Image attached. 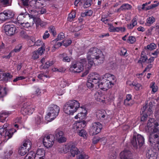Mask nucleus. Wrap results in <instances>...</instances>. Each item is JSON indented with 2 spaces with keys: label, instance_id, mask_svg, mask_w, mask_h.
Instances as JSON below:
<instances>
[{
  "label": "nucleus",
  "instance_id": "obj_1",
  "mask_svg": "<svg viewBox=\"0 0 159 159\" xmlns=\"http://www.w3.org/2000/svg\"><path fill=\"white\" fill-rule=\"evenodd\" d=\"M88 68L93 64L98 65L102 63L104 60V56L102 52L96 47L91 48L87 53Z\"/></svg>",
  "mask_w": 159,
  "mask_h": 159
},
{
  "label": "nucleus",
  "instance_id": "obj_2",
  "mask_svg": "<svg viewBox=\"0 0 159 159\" xmlns=\"http://www.w3.org/2000/svg\"><path fill=\"white\" fill-rule=\"evenodd\" d=\"M80 104L75 100H71L68 101L63 106V111L68 115H72L76 112L80 107Z\"/></svg>",
  "mask_w": 159,
  "mask_h": 159
},
{
  "label": "nucleus",
  "instance_id": "obj_3",
  "mask_svg": "<svg viewBox=\"0 0 159 159\" xmlns=\"http://www.w3.org/2000/svg\"><path fill=\"white\" fill-rule=\"evenodd\" d=\"M158 123L154 119L149 118L147 123L148 127L151 128L152 133L150 135V141L151 138L156 139L159 137V127Z\"/></svg>",
  "mask_w": 159,
  "mask_h": 159
},
{
  "label": "nucleus",
  "instance_id": "obj_4",
  "mask_svg": "<svg viewBox=\"0 0 159 159\" xmlns=\"http://www.w3.org/2000/svg\"><path fill=\"white\" fill-rule=\"evenodd\" d=\"M60 108L57 105H51L48 108L49 111L46 116V120L51 121L55 119L58 115Z\"/></svg>",
  "mask_w": 159,
  "mask_h": 159
},
{
  "label": "nucleus",
  "instance_id": "obj_5",
  "mask_svg": "<svg viewBox=\"0 0 159 159\" xmlns=\"http://www.w3.org/2000/svg\"><path fill=\"white\" fill-rule=\"evenodd\" d=\"M87 63L85 58L81 59L80 61L77 62L75 64H72L69 70L74 72L79 73L82 71L84 69V66Z\"/></svg>",
  "mask_w": 159,
  "mask_h": 159
},
{
  "label": "nucleus",
  "instance_id": "obj_6",
  "mask_svg": "<svg viewBox=\"0 0 159 159\" xmlns=\"http://www.w3.org/2000/svg\"><path fill=\"white\" fill-rule=\"evenodd\" d=\"M16 131V130L14 129L6 131L5 129L0 126V139L4 142H6L12 137L14 133Z\"/></svg>",
  "mask_w": 159,
  "mask_h": 159
},
{
  "label": "nucleus",
  "instance_id": "obj_7",
  "mask_svg": "<svg viewBox=\"0 0 159 159\" xmlns=\"http://www.w3.org/2000/svg\"><path fill=\"white\" fill-rule=\"evenodd\" d=\"M35 108V106L30 103H25L21 107L20 112L24 116L30 115L34 111Z\"/></svg>",
  "mask_w": 159,
  "mask_h": 159
},
{
  "label": "nucleus",
  "instance_id": "obj_8",
  "mask_svg": "<svg viewBox=\"0 0 159 159\" xmlns=\"http://www.w3.org/2000/svg\"><path fill=\"white\" fill-rule=\"evenodd\" d=\"M152 102H150L149 105H148V103H146V105L141 109L143 115L141 117V121H143L146 120L148 116H150L152 113L153 111L152 109Z\"/></svg>",
  "mask_w": 159,
  "mask_h": 159
},
{
  "label": "nucleus",
  "instance_id": "obj_9",
  "mask_svg": "<svg viewBox=\"0 0 159 159\" xmlns=\"http://www.w3.org/2000/svg\"><path fill=\"white\" fill-rule=\"evenodd\" d=\"M55 137L52 134L48 135L43 138V142L44 146L47 148L52 147L54 143Z\"/></svg>",
  "mask_w": 159,
  "mask_h": 159
},
{
  "label": "nucleus",
  "instance_id": "obj_10",
  "mask_svg": "<svg viewBox=\"0 0 159 159\" xmlns=\"http://www.w3.org/2000/svg\"><path fill=\"white\" fill-rule=\"evenodd\" d=\"M102 129V124L98 122L93 123L90 129V132L93 135L97 134L99 133Z\"/></svg>",
  "mask_w": 159,
  "mask_h": 159
},
{
  "label": "nucleus",
  "instance_id": "obj_11",
  "mask_svg": "<svg viewBox=\"0 0 159 159\" xmlns=\"http://www.w3.org/2000/svg\"><path fill=\"white\" fill-rule=\"evenodd\" d=\"M55 136L56 140L59 143L65 142L66 141V139L65 137L63 132L59 129H57L56 130Z\"/></svg>",
  "mask_w": 159,
  "mask_h": 159
},
{
  "label": "nucleus",
  "instance_id": "obj_12",
  "mask_svg": "<svg viewBox=\"0 0 159 159\" xmlns=\"http://www.w3.org/2000/svg\"><path fill=\"white\" fill-rule=\"evenodd\" d=\"M114 85V84L110 83L109 80H107L105 79L98 84V87L102 90L106 91L111 88Z\"/></svg>",
  "mask_w": 159,
  "mask_h": 159
},
{
  "label": "nucleus",
  "instance_id": "obj_13",
  "mask_svg": "<svg viewBox=\"0 0 159 159\" xmlns=\"http://www.w3.org/2000/svg\"><path fill=\"white\" fill-rule=\"evenodd\" d=\"M4 30L6 34L8 35H11L16 32V28L12 24H7L4 26Z\"/></svg>",
  "mask_w": 159,
  "mask_h": 159
},
{
  "label": "nucleus",
  "instance_id": "obj_14",
  "mask_svg": "<svg viewBox=\"0 0 159 159\" xmlns=\"http://www.w3.org/2000/svg\"><path fill=\"white\" fill-rule=\"evenodd\" d=\"M85 122L83 121H76L73 125L72 129L75 132H78L85 126Z\"/></svg>",
  "mask_w": 159,
  "mask_h": 159
},
{
  "label": "nucleus",
  "instance_id": "obj_15",
  "mask_svg": "<svg viewBox=\"0 0 159 159\" xmlns=\"http://www.w3.org/2000/svg\"><path fill=\"white\" fill-rule=\"evenodd\" d=\"M88 78H89V81L92 82L94 84H97V85L100 80V75L94 73L89 74Z\"/></svg>",
  "mask_w": 159,
  "mask_h": 159
},
{
  "label": "nucleus",
  "instance_id": "obj_16",
  "mask_svg": "<svg viewBox=\"0 0 159 159\" xmlns=\"http://www.w3.org/2000/svg\"><path fill=\"white\" fill-rule=\"evenodd\" d=\"M29 16L31 18H33L32 15H30L27 13H21L20 14L17 18V20L20 24H21L24 22H25L26 16Z\"/></svg>",
  "mask_w": 159,
  "mask_h": 159
},
{
  "label": "nucleus",
  "instance_id": "obj_17",
  "mask_svg": "<svg viewBox=\"0 0 159 159\" xmlns=\"http://www.w3.org/2000/svg\"><path fill=\"white\" fill-rule=\"evenodd\" d=\"M45 151L43 148H39L34 156V159H44Z\"/></svg>",
  "mask_w": 159,
  "mask_h": 159
},
{
  "label": "nucleus",
  "instance_id": "obj_18",
  "mask_svg": "<svg viewBox=\"0 0 159 159\" xmlns=\"http://www.w3.org/2000/svg\"><path fill=\"white\" fill-rule=\"evenodd\" d=\"M43 121V116L39 114L36 115L34 118L33 121L36 125H39L42 124Z\"/></svg>",
  "mask_w": 159,
  "mask_h": 159
},
{
  "label": "nucleus",
  "instance_id": "obj_19",
  "mask_svg": "<svg viewBox=\"0 0 159 159\" xmlns=\"http://www.w3.org/2000/svg\"><path fill=\"white\" fill-rule=\"evenodd\" d=\"M11 111H5L0 113V122L3 123L5 121L7 118L11 114Z\"/></svg>",
  "mask_w": 159,
  "mask_h": 159
},
{
  "label": "nucleus",
  "instance_id": "obj_20",
  "mask_svg": "<svg viewBox=\"0 0 159 159\" xmlns=\"http://www.w3.org/2000/svg\"><path fill=\"white\" fill-rule=\"evenodd\" d=\"M138 136V134H137L136 133H134L133 139L131 141V143L134 148L135 149H137L138 148L137 141L138 142V144L139 143Z\"/></svg>",
  "mask_w": 159,
  "mask_h": 159
},
{
  "label": "nucleus",
  "instance_id": "obj_21",
  "mask_svg": "<svg viewBox=\"0 0 159 159\" xmlns=\"http://www.w3.org/2000/svg\"><path fill=\"white\" fill-rule=\"evenodd\" d=\"M130 152L127 150H124L120 153L121 159H127L128 157L130 156Z\"/></svg>",
  "mask_w": 159,
  "mask_h": 159
},
{
  "label": "nucleus",
  "instance_id": "obj_22",
  "mask_svg": "<svg viewBox=\"0 0 159 159\" xmlns=\"http://www.w3.org/2000/svg\"><path fill=\"white\" fill-rule=\"evenodd\" d=\"M146 156L148 159H156L157 157V155L155 152L151 149L147 152Z\"/></svg>",
  "mask_w": 159,
  "mask_h": 159
},
{
  "label": "nucleus",
  "instance_id": "obj_23",
  "mask_svg": "<svg viewBox=\"0 0 159 159\" xmlns=\"http://www.w3.org/2000/svg\"><path fill=\"white\" fill-rule=\"evenodd\" d=\"M70 152L71 155L75 157L76 155L78 154L80 152L78 149L74 145H72L70 147Z\"/></svg>",
  "mask_w": 159,
  "mask_h": 159
},
{
  "label": "nucleus",
  "instance_id": "obj_24",
  "mask_svg": "<svg viewBox=\"0 0 159 159\" xmlns=\"http://www.w3.org/2000/svg\"><path fill=\"white\" fill-rule=\"evenodd\" d=\"M126 99L125 100L124 104L126 106H131L133 103L131 102L132 100V96L130 94H128L126 95Z\"/></svg>",
  "mask_w": 159,
  "mask_h": 159
},
{
  "label": "nucleus",
  "instance_id": "obj_25",
  "mask_svg": "<svg viewBox=\"0 0 159 159\" xmlns=\"http://www.w3.org/2000/svg\"><path fill=\"white\" fill-rule=\"evenodd\" d=\"M104 77L105 79L107 80H109L110 81V83L112 84H114L112 81H114L115 80V76L112 75L110 74L109 73L106 74L104 75Z\"/></svg>",
  "mask_w": 159,
  "mask_h": 159
},
{
  "label": "nucleus",
  "instance_id": "obj_26",
  "mask_svg": "<svg viewBox=\"0 0 159 159\" xmlns=\"http://www.w3.org/2000/svg\"><path fill=\"white\" fill-rule=\"evenodd\" d=\"M12 77V75L9 73H4L2 75L3 79L6 82L10 81Z\"/></svg>",
  "mask_w": 159,
  "mask_h": 159
},
{
  "label": "nucleus",
  "instance_id": "obj_27",
  "mask_svg": "<svg viewBox=\"0 0 159 159\" xmlns=\"http://www.w3.org/2000/svg\"><path fill=\"white\" fill-rule=\"evenodd\" d=\"M107 114L106 112L104 110L99 111L97 112V116L100 119L104 118Z\"/></svg>",
  "mask_w": 159,
  "mask_h": 159
},
{
  "label": "nucleus",
  "instance_id": "obj_28",
  "mask_svg": "<svg viewBox=\"0 0 159 159\" xmlns=\"http://www.w3.org/2000/svg\"><path fill=\"white\" fill-rule=\"evenodd\" d=\"M59 85L61 88H64L66 86H68L69 85V84L66 80L62 79L60 80Z\"/></svg>",
  "mask_w": 159,
  "mask_h": 159
},
{
  "label": "nucleus",
  "instance_id": "obj_29",
  "mask_svg": "<svg viewBox=\"0 0 159 159\" xmlns=\"http://www.w3.org/2000/svg\"><path fill=\"white\" fill-rule=\"evenodd\" d=\"M77 133L79 136L83 137L84 139H87V138L88 134L85 130L83 129H82Z\"/></svg>",
  "mask_w": 159,
  "mask_h": 159
},
{
  "label": "nucleus",
  "instance_id": "obj_30",
  "mask_svg": "<svg viewBox=\"0 0 159 159\" xmlns=\"http://www.w3.org/2000/svg\"><path fill=\"white\" fill-rule=\"evenodd\" d=\"M131 6L128 4H124L118 9L119 11H125L130 9Z\"/></svg>",
  "mask_w": 159,
  "mask_h": 159
},
{
  "label": "nucleus",
  "instance_id": "obj_31",
  "mask_svg": "<svg viewBox=\"0 0 159 159\" xmlns=\"http://www.w3.org/2000/svg\"><path fill=\"white\" fill-rule=\"evenodd\" d=\"M76 13L75 11H73L70 12L67 18V20L69 22H71L73 19L75 17Z\"/></svg>",
  "mask_w": 159,
  "mask_h": 159
},
{
  "label": "nucleus",
  "instance_id": "obj_32",
  "mask_svg": "<svg viewBox=\"0 0 159 159\" xmlns=\"http://www.w3.org/2000/svg\"><path fill=\"white\" fill-rule=\"evenodd\" d=\"M43 1L41 0H37L35 2V7L36 8L39 9L43 7Z\"/></svg>",
  "mask_w": 159,
  "mask_h": 159
},
{
  "label": "nucleus",
  "instance_id": "obj_33",
  "mask_svg": "<svg viewBox=\"0 0 159 159\" xmlns=\"http://www.w3.org/2000/svg\"><path fill=\"white\" fill-rule=\"evenodd\" d=\"M77 159H88L89 157L84 152H80V155L77 156Z\"/></svg>",
  "mask_w": 159,
  "mask_h": 159
},
{
  "label": "nucleus",
  "instance_id": "obj_34",
  "mask_svg": "<svg viewBox=\"0 0 159 159\" xmlns=\"http://www.w3.org/2000/svg\"><path fill=\"white\" fill-rule=\"evenodd\" d=\"M54 64L52 61H46L43 65H41V66H43V68L44 69H46L48 68L50 66H52Z\"/></svg>",
  "mask_w": 159,
  "mask_h": 159
},
{
  "label": "nucleus",
  "instance_id": "obj_35",
  "mask_svg": "<svg viewBox=\"0 0 159 159\" xmlns=\"http://www.w3.org/2000/svg\"><path fill=\"white\" fill-rule=\"evenodd\" d=\"M155 18L152 16L148 17L147 20V25L148 26L151 25L155 21Z\"/></svg>",
  "mask_w": 159,
  "mask_h": 159
},
{
  "label": "nucleus",
  "instance_id": "obj_36",
  "mask_svg": "<svg viewBox=\"0 0 159 159\" xmlns=\"http://www.w3.org/2000/svg\"><path fill=\"white\" fill-rule=\"evenodd\" d=\"M28 150V148L21 147L19 149L18 152L21 156H24Z\"/></svg>",
  "mask_w": 159,
  "mask_h": 159
},
{
  "label": "nucleus",
  "instance_id": "obj_37",
  "mask_svg": "<svg viewBox=\"0 0 159 159\" xmlns=\"http://www.w3.org/2000/svg\"><path fill=\"white\" fill-rule=\"evenodd\" d=\"M7 94V91L5 88L0 86V98L5 96Z\"/></svg>",
  "mask_w": 159,
  "mask_h": 159
},
{
  "label": "nucleus",
  "instance_id": "obj_38",
  "mask_svg": "<svg viewBox=\"0 0 159 159\" xmlns=\"http://www.w3.org/2000/svg\"><path fill=\"white\" fill-rule=\"evenodd\" d=\"M65 37L64 34L63 33L61 32L58 35L57 37V38L56 39H55L52 40V43H54L55 42H56V41H58L59 40H61L64 38Z\"/></svg>",
  "mask_w": 159,
  "mask_h": 159
},
{
  "label": "nucleus",
  "instance_id": "obj_39",
  "mask_svg": "<svg viewBox=\"0 0 159 159\" xmlns=\"http://www.w3.org/2000/svg\"><path fill=\"white\" fill-rule=\"evenodd\" d=\"M150 87L152 89V92L154 93L156 92L158 89L157 86L155 84V83L152 82L150 85Z\"/></svg>",
  "mask_w": 159,
  "mask_h": 159
},
{
  "label": "nucleus",
  "instance_id": "obj_40",
  "mask_svg": "<svg viewBox=\"0 0 159 159\" xmlns=\"http://www.w3.org/2000/svg\"><path fill=\"white\" fill-rule=\"evenodd\" d=\"M32 143L29 139H27L23 143V146H24L25 148H27L29 149L31 147Z\"/></svg>",
  "mask_w": 159,
  "mask_h": 159
},
{
  "label": "nucleus",
  "instance_id": "obj_41",
  "mask_svg": "<svg viewBox=\"0 0 159 159\" xmlns=\"http://www.w3.org/2000/svg\"><path fill=\"white\" fill-rule=\"evenodd\" d=\"M148 57L144 52H142L141 53V57L140 58V62H145L147 61Z\"/></svg>",
  "mask_w": 159,
  "mask_h": 159
},
{
  "label": "nucleus",
  "instance_id": "obj_42",
  "mask_svg": "<svg viewBox=\"0 0 159 159\" xmlns=\"http://www.w3.org/2000/svg\"><path fill=\"white\" fill-rule=\"evenodd\" d=\"M105 138L103 137L102 138H100L99 137H94L93 139V144H95L97 143L98 142L102 141L105 140Z\"/></svg>",
  "mask_w": 159,
  "mask_h": 159
},
{
  "label": "nucleus",
  "instance_id": "obj_43",
  "mask_svg": "<svg viewBox=\"0 0 159 159\" xmlns=\"http://www.w3.org/2000/svg\"><path fill=\"white\" fill-rule=\"evenodd\" d=\"M45 44H43L41 47L39 48L37 51L40 55H41L43 53L45 50Z\"/></svg>",
  "mask_w": 159,
  "mask_h": 159
},
{
  "label": "nucleus",
  "instance_id": "obj_44",
  "mask_svg": "<svg viewBox=\"0 0 159 159\" xmlns=\"http://www.w3.org/2000/svg\"><path fill=\"white\" fill-rule=\"evenodd\" d=\"M49 31L54 36L57 34L55 28L53 26H51L48 28Z\"/></svg>",
  "mask_w": 159,
  "mask_h": 159
},
{
  "label": "nucleus",
  "instance_id": "obj_45",
  "mask_svg": "<svg viewBox=\"0 0 159 159\" xmlns=\"http://www.w3.org/2000/svg\"><path fill=\"white\" fill-rule=\"evenodd\" d=\"M93 13V11L91 10H88L87 11L84 13L81 14V16L82 17H84L86 16H91Z\"/></svg>",
  "mask_w": 159,
  "mask_h": 159
},
{
  "label": "nucleus",
  "instance_id": "obj_46",
  "mask_svg": "<svg viewBox=\"0 0 159 159\" xmlns=\"http://www.w3.org/2000/svg\"><path fill=\"white\" fill-rule=\"evenodd\" d=\"M35 153L33 152H31L25 157L24 159H33Z\"/></svg>",
  "mask_w": 159,
  "mask_h": 159
},
{
  "label": "nucleus",
  "instance_id": "obj_47",
  "mask_svg": "<svg viewBox=\"0 0 159 159\" xmlns=\"http://www.w3.org/2000/svg\"><path fill=\"white\" fill-rule=\"evenodd\" d=\"M41 92L40 90L39 89H36L35 91L34 92L32 95L33 97L35 96H39L41 95Z\"/></svg>",
  "mask_w": 159,
  "mask_h": 159
},
{
  "label": "nucleus",
  "instance_id": "obj_48",
  "mask_svg": "<svg viewBox=\"0 0 159 159\" xmlns=\"http://www.w3.org/2000/svg\"><path fill=\"white\" fill-rule=\"evenodd\" d=\"M125 28L124 27H115V32L122 33L125 32Z\"/></svg>",
  "mask_w": 159,
  "mask_h": 159
},
{
  "label": "nucleus",
  "instance_id": "obj_49",
  "mask_svg": "<svg viewBox=\"0 0 159 159\" xmlns=\"http://www.w3.org/2000/svg\"><path fill=\"white\" fill-rule=\"evenodd\" d=\"M36 25H39L43 27L46 25V23L42 21L40 19H38L36 21Z\"/></svg>",
  "mask_w": 159,
  "mask_h": 159
},
{
  "label": "nucleus",
  "instance_id": "obj_50",
  "mask_svg": "<svg viewBox=\"0 0 159 159\" xmlns=\"http://www.w3.org/2000/svg\"><path fill=\"white\" fill-rule=\"evenodd\" d=\"M159 5V2L157 3L152 4L149 6L146 7V11H147L151 9H153L154 8L158 6Z\"/></svg>",
  "mask_w": 159,
  "mask_h": 159
},
{
  "label": "nucleus",
  "instance_id": "obj_51",
  "mask_svg": "<svg viewBox=\"0 0 159 159\" xmlns=\"http://www.w3.org/2000/svg\"><path fill=\"white\" fill-rule=\"evenodd\" d=\"M39 55L37 51H35L32 53V58L34 60L37 59L39 58Z\"/></svg>",
  "mask_w": 159,
  "mask_h": 159
},
{
  "label": "nucleus",
  "instance_id": "obj_52",
  "mask_svg": "<svg viewBox=\"0 0 159 159\" xmlns=\"http://www.w3.org/2000/svg\"><path fill=\"white\" fill-rule=\"evenodd\" d=\"M6 12L0 13V20L2 21H5L7 19Z\"/></svg>",
  "mask_w": 159,
  "mask_h": 159
},
{
  "label": "nucleus",
  "instance_id": "obj_53",
  "mask_svg": "<svg viewBox=\"0 0 159 159\" xmlns=\"http://www.w3.org/2000/svg\"><path fill=\"white\" fill-rule=\"evenodd\" d=\"M157 47L156 45L153 43H152L148 45L147 46V48L150 50H152L154 49H155Z\"/></svg>",
  "mask_w": 159,
  "mask_h": 159
},
{
  "label": "nucleus",
  "instance_id": "obj_54",
  "mask_svg": "<svg viewBox=\"0 0 159 159\" xmlns=\"http://www.w3.org/2000/svg\"><path fill=\"white\" fill-rule=\"evenodd\" d=\"M13 153L12 150L7 151L5 152V157L6 158L8 159L10 158V156Z\"/></svg>",
  "mask_w": 159,
  "mask_h": 159
},
{
  "label": "nucleus",
  "instance_id": "obj_55",
  "mask_svg": "<svg viewBox=\"0 0 159 159\" xmlns=\"http://www.w3.org/2000/svg\"><path fill=\"white\" fill-rule=\"evenodd\" d=\"M20 25L25 28H28L30 27L31 24L30 22L27 21L24 22Z\"/></svg>",
  "mask_w": 159,
  "mask_h": 159
},
{
  "label": "nucleus",
  "instance_id": "obj_56",
  "mask_svg": "<svg viewBox=\"0 0 159 159\" xmlns=\"http://www.w3.org/2000/svg\"><path fill=\"white\" fill-rule=\"evenodd\" d=\"M135 41V38L134 36H130L127 40V42L129 43H133Z\"/></svg>",
  "mask_w": 159,
  "mask_h": 159
},
{
  "label": "nucleus",
  "instance_id": "obj_57",
  "mask_svg": "<svg viewBox=\"0 0 159 159\" xmlns=\"http://www.w3.org/2000/svg\"><path fill=\"white\" fill-rule=\"evenodd\" d=\"M132 85L134 87L135 89L136 90H139V84L137 83H136L135 82L133 81L132 83L130 85Z\"/></svg>",
  "mask_w": 159,
  "mask_h": 159
},
{
  "label": "nucleus",
  "instance_id": "obj_58",
  "mask_svg": "<svg viewBox=\"0 0 159 159\" xmlns=\"http://www.w3.org/2000/svg\"><path fill=\"white\" fill-rule=\"evenodd\" d=\"M6 14L7 17V19H9L13 17L14 16V14L13 13L9 11L7 12H6Z\"/></svg>",
  "mask_w": 159,
  "mask_h": 159
},
{
  "label": "nucleus",
  "instance_id": "obj_59",
  "mask_svg": "<svg viewBox=\"0 0 159 159\" xmlns=\"http://www.w3.org/2000/svg\"><path fill=\"white\" fill-rule=\"evenodd\" d=\"M63 45L67 47L70 45L72 43L71 40H66V41H63L62 42Z\"/></svg>",
  "mask_w": 159,
  "mask_h": 159
},
{
  "label": "nucleus",
  "instance_id": "obj_60",
  "mask_svg": "<svg viewBox=\"0 0 159 159\" xmlns=\"http://www.w3.org/2000/svg\"><path fill=\"white\" fill-rule=\"evenodd\" d=\"M94 85V84L92 82L89 81V78H88V82L87 84V87L89 89H91L93 87Z\"/></svg>",
  "mask_w": 159,
  "mask_h": 159
},
{
  "label": "nucleus",
  "instance_id": "obj_61",
  "mask_svg": "<svg viewBox=\"0 0 159 159\" xmlns=\"http://www.w3.org/2000/svg\"><path fill=\"white\" fill-rule=\"evenodd\" d=\"M20 35L22 38H26L28 36L25 32L24 30H22L20 31Z\"/></svg>",
  "mask_w": 159,
  "mask_h": 159
},
{
  "label": "nucleus",
  "instance_id": "obj_62",
  "mask_svg": "<svg viewBox=\"0 0 159 159\" xmlns=\"http://www.w3.org/2000/svg\"><path fill=\"white\" fill-rule=\"evenodd\" d=\"M101 21L103 22L105 24L107 25L109 24V20L107 17H102L101 19Z\"/></svg>",
  "mask_w": 159,
  "mask_h": 159
},
{
  "label": "nucleus",
  "instance_id": "obj_63",
  "mask_svg": "<svg viewBox=\"0 0 159 159\" xmlns=\"http://www.w3.org/2000/svg\"><path fill=\"white\" fill-rule=\"evenodd\" d=\"M80 113H81V115H80V116L82 117V119H84L86 116L87 113V111L85 109H84L83 111Z\"/></svg>",
  "mask_w": 159,
  "mask_h": 159
},
{
  "label": "nucleus",
  "instance_id": "obj_64",
  "mask_svg": "<svg viewBox=\"0 0 159 159\" xmlns=\"http://www.w3.org/2000/svg\"><path fill=\"white\" fill-rule=\"evenodd\" d=\"M22 47V46L21 45H19L15 48L13 51L16 52H18L20 51Z\"/></svg>",
  "mask_w": 159,
  "mask_h": 159
}]
</instances>
